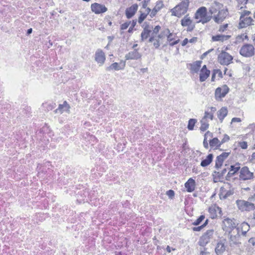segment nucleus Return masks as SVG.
<instances>
[{
    "label": "nucleus",
    "mask_w": 255,
    "mask_h": 255,
    "mask_svg": "<svg viewBox=\"0 0 255 255\" xmlns=\"http://www.w3.org/2000/svg\"><path fill=\"white\" fill-rule=\"evenodd\" d=\"M194 18L196 20V23H201L204 24L209 22L212 16L208 15L207 9L205 6H201L198 8L196 11Z\"/></svg>",
    "instance_id": "f257e3e1"
},
{
    "label": "nucleus",
    "mask_w": 255,
    "mask_h": 255,
    "mask_svg": "<svg viewBox=\"0 0 255 255\" xmlns=\"http://www.w3.org/2000/svg\"><path fill=\"white\" fill-rule=\"evenodd\" d=\"M190 3L189 0H183L171 10L172 15L180 17L188 11Z\"/></svg>",
    "instance_id": "f03ea898"
},
{
    "label": "nucleus",
    "mask_w": 255,
    "mask_h": 255,
    "mask_svg": "<svg viewBox=\"0 0 255 255\" xmlns=\"http://www.w3.org/2000/svg\"><path fill=\"white\" fill-rule=\"evenodd\" d=\"M255 53V47L251 44H244L240 50V54L243 57L247 58L253 56Z\"/></svg>",
    "instance_id": "7ed1b4c3"
},
{
    "label": "nucleus",
    "mask_w": 255,
    "mask_h": 255,
    "mask_svg": "<svg viewBox=\"0 0 255 255\" xmlns=\"http://www.w3.org/2000/svg\"><path fill=\"white\" fill-rule=\"evenodd\" d=\"M236 204L241 211H254L255 208V204L243 200H237Z\"/></svg>",
    "instance_id": "20e7f679"
},
{
    "label": "nucleus",
    "mask_w": 255,
    "mask_h": 255,
    "mask_svg": "<svg viewBox=\"0 0 255 255\" xmlns=\"http://www.w3.org/2000/svg\"><path fill=\"white\" fill-rule=\"evenodd\" d=\"M240 228H238L233 231V234L230 236V245L233 247L234 245L239 246L241 244Z\"/></svg>",
    "instance_id": "39448f33"
},
{
    "label": "nucleus",
    "mask_w": 255,
    "mask_h": 255,
    "mask_svg": "<svg viewBox=\"0 0 255 255\" xmlns=\"http://www.w3.org/2000/svg\"><path fill=\"white\" fill-rule=\"evenodd\" d=\"M233 57L228 52L222 51L218 57V61L222 65H228L232 62Z\"/></svg>",
    "instance_id": "423d86ee"
},
{
    "label": "nucleus",
    "mask_w": 255,
    "mask_h": 255,
    "mask_svg": "<svg viewBox=\"0 0 255 255\" xmlns=\"http://www.w3.org/2000/svg\"><path fill=\"white\" fill-rule=\"evenodd\" d=\"M239 228L237 227V224L234 219L232 220L229 218L225 219L222 224V228L224 231L226 232L230 233L231 231L236 230V228Z\"/></svg>",
    "instance_id": "0eeeda50"
},
{
    "label": "nucleus",
    "mask_w": 255,
    "mask_h": 255,
    "mask_svg": "<svg viewBox=\"0 0 255 255\" xmlns=\"http://www.w3.org/2000/svg\"><path fill=\"white\" fill-rule=\"evenodd\" d=\"M214 230H207L200 238L198 244L200 246L205 247L210 242L214 234Z\"/></svg>",
    "instance_id": "6e6552de"
},
{
    "label": "nucleus",
    "mask_w": 255,
    "mask_h": 255,
    "mask_svg": "<svg viewBox=\"0 0 255 255\" xmlns=\"http://www.w3.org/2000/svg\"><path fill=\"white\" fill-rule=\"evenodd\" d=\"M229 88L226 85H223L222 86L218 87L215 92V98L216 100H221L223 98L225 97L228 93Z\"/></svg>",
    "instance_id": "1a4fd4ad"
},
{
    "label": "nucleus",
    "mask_w": 255,
    "mask_h": 255,
    "mask_svg": "<svg viewBox=\"0 0 255 255\" xmlns=\"http://www.w3.org/2000/svg\"><path fill=\"white\" fill-rule=\"evenodd\" d=\"M254 173L250 171L247 166H244L240 171V179L242 180H248L254 178Z\"/></svg>",
    "instance_id": "9d476101"
},
{
    "label": "nucleus",
    "mask_w": 255,
    "mask_h": 255,
    "mask_svg": "<svg viewBox=\"0 0 255 255\" xmlns=\"http://www.w3.org/2000/svg\"><path fill=\"white\" fill-rule=\"evenodd\" d=\"M226 243L227 241L225 239L220 240L217 242L215 249L217 255H223L227 248Z\"/></svg>",
    "instance_id": "9b49d317"
},
{
    "label": "nucleus",
    "mask_w": 255,
    "mask_h": 255,
    "mask_svg": "<svg viewBox=\"0 0 255 255\" xmlns=\"http://www.w3.org/2000/svg\"><path fill=\"white\" fill-rule=\"evenodd\" d=\"M143 29L140 34L141 41H144L149 37L153 26L149 25L146 22H145L143 25Z\"/></svg>",
    "instance_id": "f8f14e48"
},
{
    "label": "nucleus",
    "mask_w": 255,
    "mask_h": 255,
    "mask_svg": "<svg viewBox=\"0 0 255 255\" xmlns=\"http://www.w3.org/2000/svg\"><path fill=\"white\" fill-rule=\"evenodd\" d=\"M241 169L240 164L239 162L231 165L229 168V171L226 176V179L228 181L230 180L231 178L238 173Z\"/></svg>",
    "instance_id": "ddd939ff"
},
{
    "label": "nucleus",
    "mask_w": 255,
    "mask_h": 255,
    "mask_svg": "<svg viewBox=\"0 0 255 255\" xmlns=\"http://www.w3.org/2000/svg\"><path fill=\"white\" fill-rule=\"evenodd\" d=\"M92 11L96 14H100L107 11V8L103 4L94 3L91 6Z\"/></svg>",
    "instance_id": "4468645a"
},
{
    "label": "nucleus",
    "mask_w": 255,
    "mask_h": 255,
    "mask_svg": "<svg viewBox=\"0 0 255 255\" xmlns=\"http://www.w3.org/2000/svg\"><path fill=\"white\" fill-rule=\"evenodd\" d=\"M209 212L212 219H215L222 215V209L218 206H211L209 208Z\"/></svg>",
    "instance_id": "2eb2a0df"
},
{
    "label": "nucleus",
    "mask_w": 255,
    "mask_h": 255,
    "mask_svg": "<svg viewBox=\"0 0 255 255\" xmlns=\"http://www.w3.org/2000/svg\"><path fill=\"white\" fill-rule=\"evenodd\" d=\"M254 20L250 16H240L239 26L240 28H245L250 25H254Z\"/></svg>",
    "instance_id": "dca6fc26"
},
{
    "label": "nucleus",
    "mask_w": 255,
    "mask_h": 255,
    "mask_svg": "<svg viewBox=\"0 0 255 255\" xmlns=\"http://www.w3.org/2000/svg\"><path fill=\"white\" fill-rule=\"evenodd\" d=\"M228 14V11L225 9L219 10L218 14L214 16V21L218 23L222 22Z\"/></svg>",
    "instance_id": "f3484780"
},
{
    "label": "nucleus",
    "mask_w": 255,
    "mask_h": 255,
    "mask_svg": "<svg viewBox=\"0 0 255 255\" xmlns=\"http://www.w3.org/2000/svg\"><path fill=\"white\" fill-rule=\"evenodd\" d=\"M141 57V54L138 51V49H134L125 55L126 60H138Z\"/></svg>",
    "instance_id": "a211bd4d"
},
{
    "label": "nucleus",
    "mask_w": 255,
    "mask_h": 255,
    "mask_svg": "<svg viewBox=\"0 0 255 255\" xmlns=\"http://www.w3.org/2000/svg\"><path fill=\"white\" fill-rule=\"evenodd\" d=\"M126 66V62L121 61L120 63L115 62L112 64L110 66L107 67V71H110L111 70H120L124 69Z\"/></svg>",
    "instance_id": "6ab92c4d"
},
{
    "label": "nucleus",
    "mask_w": 255,
    "mask_h": 255,
    "mask_svg": "<svg viewBox=\"0 0 255 255\" xmlns=\"http://www.w3.org/2000/svg\"><path fill=\"white\" fill-rule=\"evenodd\" d=\"M70 106L66 101H64L62 104H59L58 108L54 112L55 114H62L64 112H70Z\"/></svg>",
    "instance_id": "aec40b11"
},
{
    "label": "nucleus",
    "mask_w": 255,
    "mask_h": 255,
    "mask_svg": "<svg viewBox=\"0 0 255 255\" xmlns=\"http://www.w3.org/2000/svg\"><path fill=\"white\" fill-rule=\"evenodd\" d=\"M138 9V5L137 4H132L126 10V15L128 18H131L136 13Z\"/></svg>",
    "instance_id": "412c9836"
},
{
    "label": "nucleus",
    "mask_w": 255,
    "mask_h": 255,
    "mask_svg": "<svg viewBox=\"0 0 255 255\" xmlns=\"http://www.w3.org/2000/svg\"><path fill=\"white\" fill-rule=\"evenodd\" d=\"M185 187L186 189V191L191 193L193 192L195 188L196 182L194 179L192 178H190L185 183Z\"/></svg>",
    "instance_id": "4be33fe9"
},
{
    "label": "nucleus",
    "mask_w": 255,
    "mask_h": 255,
    "mask_svg": "<svg viewBox=\"0 0 255 255\" xmlns=\"http://www.w3.org/2000/svg\"><path fill=\"white\" fill-rule=\"evenodd\" d=\"M105 53L101 50L98 49L95 53V60L101 64H103L105 61Z\"/></svg>",
    "instance_id": "5701e85b"
},
{
    "label": "nucleus",
    "mask_w": 255,
    "mask_h": 255,
    "mask_svg": "<svg viewBox=\"0 0 255 255\" xmlns=\"http://www.w3.org/2000/svg\"><path fill=\"white\" fill-rule=\"evenodd\" d=\"M209 145L211 149H220L221 145L220 141L217 137H214L209 140Z\"/></svg>",
    "instance_id": "b1692460"
},
{
    "label": "nucleus",
    "mask_w": 255,
    "mask_h": 255,
    "mask_svg": "<svg viewBox=\"0 0 255 255\" xmlns=\"http://www.w3.org/2000/svg\"><path fill=\"white\" fill-rule=\"evenodd\" d=\"M201 61H196L194 63L189 64L191 72L193 74L197 73L201 67Z\"/></svg>",
    "instance_id": "393cba45"
},
{
    "label": "nucleus",
    "mask_w": 255,
    "mask_h": 255,
    "mask_svg": "<svg viewBox=\"0 0 255 255\" xmlns=\"http://www.w3.org/2000/svg\"><path fill=\"white\" fill-rule=\"evenodd\" d=\"M213 155L212 153L209 154L206 158L204 159H203L200 163V165L202 167H206L208 166L213 161Z\"/></svg>",
    "instance_id": "a878e982"
},
{
    "label": "nucleus",
    "mask_w": 255,
    "mask_h": 255,
    "mask_svg": "<svg viewBox=\"0 0 255 255\" xmlns=\"http://www.w3.org/2000/svg\"><path fill=\"white\" fill-rule=\"evenodd\" d=\"M228 114V110L226 107H222L218 112V118L221 122H222L224 119Z\"/></svg>",
    "instance_id": "bb28decb"
},
{
    "label": "nucleus",
    "mask_w": 255,
    "mask_h": 255,
    "mask_svg": "<svg viewBox=\"0 0 255 255\" xmlns=\"http://www.w3.org/2000/svg\"><path fill=\"white\" fill-rule=\"evenodd\" d=\"M230 37V36L227 35H223V34H217L214 36H213L212 37V39L213 41H224L225 40H227Z\"/></svg>",
    "instance_id": "cd10ccee"
},
{
    "label": "nucleus",
    "mask_w": 255,
    "mask_h": 255,
    "mask_svg": "<svg viewBox=\"0 0 255 255\" xmlns=\"http://www.w3.org/2000/svg\"><path fill=\"white\" fill-rule=\"evenodd\" d=\"M220 9V4L219 2H215L210 7L209 12L211 14H215L218 12Z\"/></svg>",
    "instance_id": "c85d7f7f"
},
{
    "label": "nucleus",
    "mask_w": 255,
    "mask_h": 255,
    "mask_svg": "<svg viewBox=\"0 0 255 255\" xmlns=\"http://www.w3.org/2000/svg\"><path fill=\"white\" fill-rule=\"evenodd\" d=\"M193 22L192 20L190 19L189 14H186L181 20V24L182 26L185 27L190 24Z\"/></svg>",
    "instance_id": "c756f323"
},
{
    "label": "nucleus",
    "mask_w": 255,
    "mask_h": 255,
    "mask_svg": "<svg viewBox=\"0 0 255 255\" xmlns=\"http://www.w3.org/2000/svg\"><path fill=\"white\" fill-rule=\"evenodd\" d=\"M163 34L167 36V41L169 42H171L175 39L176 34L171 33L168 28L164 31Z\"/></svg>",
    "instance_id": "7c9ffc66"
},
{
    "label": "nucleus",
    "mask_w": 255,
    "mask_h": 255,
    "mask_svg": "<svg viewBox=\"0 0 255 255\" xmlns=\"http://www.w3.org/2000/svg\"><path fill=\"white\" fill-rule=\"evenodd\" d=\"M210 71L209 70H206L205 71H200L199 79L200 82H202L205 81L209 76Z\"/></svg>",
    "instance_id": "2f4dec72"
},
{
    "label": "nucleus",
    "mask_w": 255,
    "mask_h": 255,
    "mask_svg": "<svg viewBox=\"0 0 255 255\" xmlns=\"http://www.w3.org/2000/svg\"><path fill=\"white\" fill-rule=\"evenodd\" d=\"M224 160H225L223 159V158L221 157V156H220L219 155L217 156L216 158V160H215V167L217 169H219V168H220L221 167V166H222Z\"/></svg>",
    "instance_id": "473e14b6"
},
{
    "label": "nucleus",
    "mask_w": 255,
    "mask_h": 255,
    "mask_svg": "<svg viewBox=\"0 0 255 255\" xmlns=\"http://www.w3.org/2000/svg\"><path fill=\"white\" fill-rule=\"evenodd\" d=\"M201 124L200 130L203 131H205L208 128L209 125L207 122V120L205 119V118H202L201 120Z\"/></svg>",
    "instance_id": "72a5a7b5"
},
{
    "label": "nucleus",
    "mask_w": 255,
    "mask_h": 255,
    "mask_svg": "<svg viewBox=\"0 0 255 255\" xmlns=\"http://www.w3.org/2000/svg\"><path fill=\"white\" fill-rule=\"evenodd\" d=\"M197 120L195 119H190L188 121L187 128L189 130H193Z\"/></svg>",
    "instance_id": "f704fd0d"
},
{
    "label": "nucleus",
    "mask_w": 255,
    "mask_h": 255,
    "mask_svg": "<svg viewBox=\"0 0 255 255\" xmlns=\"http://www.w3.org/2000/svg\"><path fill=\"white\" fill-rule=\"evenodd\" d=\"M219 197L220 199H226L227 196L226 194V189L224 187H222L220 189Z\"/></svg>",
    "instance_id": "c9c22d12"
},
{
    "label": "nucleus",
    "mask_w": 255,
    "mask_h": 255,
    "mask_svg": "<svg viewBox=\"0 0 255 255\" xmlns=\"http://www.w3.org/2000/svg\"><path fill=\"white\" fill-rule=\"evenodd\" d=\"M205 216L203 215H200L198 219H197L192 224L195 226H198L205 219Z\"/></svg>",
    "instance_id": "e433bc0d"
},
{
    "label": "nucleus",
    "mask_w": 255,
    "mask_h": 255,
    "mask_svg": "<svg viewBox=\"0 0 255 255\" xmlns=\"http://www.w3.org/2000/svg\"><path fill=\"white\" fill-rule=\"evenodd\" d=\"M240 231L243 230L248 232L250 230V225L247 223L243 222L241 224V227H240Z\"/></svg>",
    "instance_id": "4c0bfd02"
},
{
    "label": "nucleus",
    "mask_w": 255,
    "mask_h": 255,
    "mask_svg": "<svg viewBox=\"0 0 255 255\" xmlns=\"http://www.w3.org/2000/svg\"><path fill=\"white\" fill-rule=\"evenodd\" d=\"M227 170L226 168H224L221 172L220 171H214V173H216L219 179L222 178L225 173L227 172Z\"/></svg>",
    "instance_id": "58836bf2"
},
{
    "label": "nucleus",
    "mask_w": 255,
    "mask_h": 255,
    "mask_svg": "<svg viewBox=\"0 0 255 255\" xmlns=\"http://www.w3.org/2000/svg\"><path fill=\"white\" fill-rule=\"evenodd\" d=\"M147 14L145 12H141L138 17V22L139 23H141L146 18Z\"/></svg>",
    "instance_id": "ea45409f"
},
{
    "label": "nucleus",
    "mask_w": 255,
    "mask_h": 255,
    "mask_svg": "<svg viewBox=\"0 0 255 255\" xmlns=\"http://www.w3.org/2000/svg\"><path fill=\"white\" fill-rule=\"evenodd\" d=\"M203 118H205V119L207 120V118L210 119L211 120H212L213 119V114L208 111H205V115Z\"/></svg>",
    "instance_id": "a19ab883"
},
{
    "label": "nucleus",
    "mask_w": 255,
    "mask_h": 255,
    "mask_svg": "<svg viewBox=\"0 0 255 255\" xmlns=\"http://www.w3.org/2000/svg\"><path fill=\"white\" fill-rule=\"evenodd\" d=\"M163 3L162 1H158L156 2L154 8L158 11H159L163 6Z\"/></svg>",
    "instance_id": "79ce46f5"
},
{
    "label": "nucleus",
    "mask_w": 255,
    "mask_h": 255,
    "mask_svg": "<svg viewBox=\"0 0 255 255\" xmlns=\"http://www.w3.org/2000/svg\"><path fill=\"white\" fill-rule=\"evenodd\" d=\"M166 194L168 196V197L170 199H172L174 196L175 193L173 190H169L166 191Z\"/></svg>",
    "instance_id": "37998d69"
},
{
    "label": "nucleus",
    "mask_w": 255,
    "mask_h": 255,
    "mask_svg": "<svg viewBox=\"0 0 255 255\" xmlns=\"http://www.w3.org/2000/svg\"><path fill=\"white\" fill-rule=\"evenodd\" d=\"M160 28H161V27L159 25H156L154 28H153L152 29V32L151 34H152V35L157 34L159 32Z\"/></svg>",
    "instance_id": "c03bdc74"
},
{
    "label": "nucleus",
    "mask_w": 255,
    "mask_h": 255,
    "mask_svg": "<svg viewBox=\"0 0 255 255\" xmlns=\"http://www.w3.org/2000/svg\"><path fill=\"white\" fill-rule=\"evenodd\" d=\"M130 24V21H127L121 25V30H125L128 28L129 24Z\"/></svg>",
    "instance_id": "a18cd8bd"
},
{
    "label": "nucleus",
    "mask_w": 255,
    "mask_h": 255,
    "mask_svg": "<svg viewBox=\"0 0 255 255\" xmlns=\"http://www.w3.org/2000/svg\"><path fill=\"white\" fill-rule=\"evenodd\" d=\"M187 31L188 32H191L195 28V24L193 22H192V23L187 25Z\"/></svg>",
    "instance_id": "49530a36"
},
{
    "label": "nucleus",
    "mask_w": 255,
    "mask_h": 255,
    "mask_svg": "<svg viewBox=\"0 0 255 255\" xmlns=\"http://www.w3.org/2000/svg\"><path fill=\"white\" fill-rule=\"evenodd\" d=\"M230 140V137L227 134H224V137L222 139L221 141H220L221 144L222 145L224 143Z\"/></svg>",
    "instance_id": "de8ad7c7"
},
{
    "label": "nucleus",
    "mask_w": 255,
    "mask_h": 255,
    "mask_svg": "<svg viewBox=\"0 0 255 255\" xmlns=\"http://www.w3.org/2000/svg\"><path fill=\"white\" fill-rule=\"evenodd\" d=\"M239 146L244 149H247L248 147V144L246 141H242L239 142Z\"/></svg>",
    "instance_id": "09e8293b"
},
{
    "label": "nucleus",
    "mask_w": 255,
    "mask_h": 255,
    "mask_svg": "<svg viewBox=\"0 0 255 255\" xmlns=\"http://www.w3.org/2000/svg\"><path fill=\"white\" fill-rule=\"evenodd\" d=\"M251 12L249 10H244L241 13V16L243 17L248 16L250 14H251Z\"/></svg>",
    "instance_id": "8fccbe9b"
},
{
    "label": "nucleus",
    "mask_w": 255,
    "mask_h": 255,
    "mask_svg": "<svg viewBox=\"0 0 255 255\" xmlns=\"http://www.w3.org/2000/svg\"><path fill=\"white\" fill-rule=\"evenodd\" d=\"M230 153H231L230 152H223L222 154L219 155V156H221V157H222L223 159L225 160L228 158V157L230 154Z\"/></svg>",
    "instance_id": "3c124183"
},
{
    "label": "nucleus",
    "mask_w": 255,
    "mask_h": 255,
    "mask_svg": "<svg viewBox=\"0 0 255 255\" xmlns=\"http://www.w3.org/2000/svg\"><path fill=\"white\" fill-rule=\"evenodd\" d=\"M153 45L155 48H158L160 46L159 40L156 38L155 40L153 41Z\"/></svg>",
    "instance_id": "603ef678"
},
{
    "label": "nucleus",
    "mask_w": 255,
    "mask_h": 255,
    "mask_svg": "<svg viewBox=\"0 0 255 255\" xmlns=\"http://www.w3.org/2000/svg\"><path fill=\"white\" fill-rule=\"evenodd\" d=\"M234 190L233 189H230L228 190L226 189V194L227 196V198L228 197H230V196L234 194Z\"/></svg>",
    "instance_id": "864d4df0"
},
{
    "label": "nucleus",
    "mask_w": 255,
    "mask_h": 255,
    "mask_svg": "<svg viewBox=\"0 0 255 255\" xmlns=\"http://www.w3.org/2000/svg\"><path fill=\"white\" fill-rule=\"evenodd\" d=\"M149 1H150V0H144L142 1H141L142 8H146L147 4Z\"/></svg>",
    "instance_id": "5fc2aeb1"
},
{
    "label": "nucleus",
    "mask_w": 255,
    "mask_h": 255,
    "mask_svg": "<svg viewBox=\"0 0 255 255\" xmlns=\"http://www.w3.org/2000/svg\"><path fill=\"white\" fill-rule=\"evenodd\" d=\"M158 11L154 7L153 9L151 10V12L150 14V16H151V17L155 16Z\"/></svg>",
    "instance_id": "6e6d98bb"
},
{
    "label": "nucleus",
    "mask_w": 255,
    "mask_h": 255,
    "mask_svg": "<svg viewBox=\"0 0 255 255\" xmlns=\"http://www.w3.org/2000/svg\"><path fill=\"white\" fill-rule=\"evenodd\" d=\"M248 244L254 246L255 245V237L250 238L248 241Z\"/></svg>",
    "instance_id": "4d7b16f0"
},
{
    "label": "nucleus",
    "mask_w": 255,
    "mask_h": 255,
    "mask_svg": "<svg viewBox=\"0 0 255 255\" xmlns=\"http://www.w3.org/2000/svg\"><path fill=\"white\" fill-rule=\"evenodd\" d=\"M228 27V24L220 26L219 31L220 32H224Z\"/></svg>",
    "instance_id": "13d9d810"
},
{
    "label": "nucleus",
    "mask_w": 255,
    "mask_h": 255,
    "mask_svg": "<svg viewBox=\"0 0 255 255\" xmlns=\"http://www.w3.org/2000/svg\"><path fill=\"white\" fill-rule=\"evenodd\" d=\"M203 146L206 149H208L209 148V144L207 141V139L206 138H204L203 140Z\"/></svg>",
    "instance_id": "bf43d9fd"
},
{
    "label": "nucleus",
    "mask_w": 255,
    "mask_h": 255,
    "mask_svg": "<svg viewBox=\"0 0 255 255\" xmlns=\"http://www.w3.org/2000/svg\"><path fill=\"white\" fill-rule=\"evenodd\" d=\"M215 72H216V74H218V77L220 78H223V74L222 71L219 69H215L214 70Z\"/></svg>",
    "instance_id": "052dcab7"
},
{
    "label": "nucleus",
    "mask_w": 255,
    "mask_h": 255,
    "mask_svg": "<svg viewBox=\"0 0 255 255\" xmlns=\"http://www.w3.org/2000/svg\"><path fill=\"white\" fill-rule=\"evenodd\" d=\"M214 50V49H210L209 50H208L207 51L205 52V53H204L202 56H201V58L202 59H203L205 56H206L209 53H210L211 51H213Z\"/></svg>",
    "instance_id": "680f3d73"
},
{
    "label": "nucleus",
    "mask_w": 255,
    "mask_h": 255,
    "mask_svg": "<svg viewBox=\"0 0 255 255\" xmlns=\"http://www.w3.org/2000/svg\"><path fill=\"white\" fill-rule=\"evenodd\" d=\"M203 228H204L203 226H202V225H201L198 227H194V228H193L192 229H193V231H194L198 232V231H200Z\"/></svg>",
    "instance_id": "e2e57ef3"
},
{
    "label": "nucleus",
    "mask_w": 255,
    "mask_h": 255,
    "mask_svg": "<svg viewBox=\"0 0 255 255\" xmlns=\"http://www.w3.org/2000/svg\"><path fill=\"white\" fill-rule=\"evenodd\" d=\"M208 137H213V133L209 131H207L204 135L205 138L207 139Z\"/></svg>",
    "instance_id": "0e129e2a"
},
{
    "label": "nucleus",
    "mask_w": 255,
    "mask_h": 255,
    "mask_svg": "<svg viewBox=\"0 0 255 255\" xmlns=\"http://www.w3.org/2000/svg\"><path fill=\"white\" fill-rule=\"evenodd\" d=\"M179 41L180 40L178 39L176 40H175V41H171V42H169V45L170 46H173L174 45L178 44L179 42Z\"/></svg>",
    "instance_id": "69168bd1"
},
{
    "label": "nucleus",
    "mask_w": 255,
    "mask_h": 255,
    "mask_svg": "<svg viewBox=\"0 0 255 255\" xmlns=\"http://www.w3.org/2000/svg\"><path fill=\"white\" fill-rule=\"evenodd\" d=\"M155 39L156 38H155L154 35H152V34H151V36L149 37V38L148 39V42H152L155 40Z\"/></svg>",
    "instance_id": "338daca9"
},
{
    "label": "nucleus",
    "mask_w": 255,
    "mask_h": 255,
    "mask_svg": "<svg viewBox=\"0 0 255 255\" xmlns=\"http://www.w3.org/2000/svg\"><path fill=\"white\" fill-rule=\"evenodd\" d=\"M241 122V120L240 118H233L232 120V123H234V122Z\"/></svg>",
    "instance_id": "774afa93"
}]
</instances>
